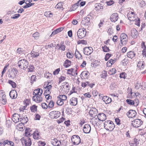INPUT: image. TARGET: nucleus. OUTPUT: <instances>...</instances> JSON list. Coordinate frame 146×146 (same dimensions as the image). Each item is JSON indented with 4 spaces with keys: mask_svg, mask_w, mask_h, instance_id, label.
<instances>
[{
    "mask_svg": "<svg viewBox=\"0 0 146 146\" xmlns=\"http://www.w3.org/2000/svg\"><path fill=\"white\" fill-rule=\"evenodd\" d=\"M17 64L20 69L25 70L28 67L29 62L26 60L23 59L19 60Z\"/></svg>",
    "mask_w": 146,
    "mask_h": 146,
    "instance_id": "f257e3e1",
    "label": "nucleus"
},
{
    "mask_svg": "<svg viewBox=\"0 0 146 146\" xmlns=\"http://www.w3.org/2000/svg\"><path fill=\"white\" fill-rule=\"evenodd\" d=\"M105 128L107 130L112 131L115 127V125L113 122L110 120L105 121L104 124Z\"/></svg>",
    "mask_w": 146,
    "mask_h": 146,
    "instance_id": "f03ea898",
    "label": "nucleus"
},
{
    "mask_svg": "<svg viewBox=\"0 0 146 146\" xmlns=\"http://www.w3.org/2000/svg\"><path fill=\"white\" fill-rule=\"evenodd\" d=\"M77 36L79 38H84L85 37L86 35V31L85 29L84 28L80 29L78 31Z\"/></svg>",
    "mask_w": 146,
    "mask_h": 146,
    "instance_id": "7ed1b4c3",
    "label": "nucleus"
},
{
    "mask_svg": "<svg viewBox=\"0 0 146 146\" xmlns=\"http://www.w3.org/2000/svg\"><path fill=\"white\" fill-rule=\"evenodd\" d=\"M143 122L140 119H136L132 121V125L134 127H138L143 124Z\"/></svg>",
    "mask_w": 146,
    "mask_h": 146,
    "instance_id": "20e7f679",
    "label": "nucleus"
},
{
    "mask_svg": "<svg viewBox=\"0 0 146 146\" xmlns=\"http://www.w3.org/2000/svg\"><path fill=\"white\" fill-rule=\"evenodd\" d=\"M127 35L125 33H122L120 35V41L122 45H125L127 44Z\"/></svg>",
    "mask_w": 146,
    "mask_h": 146,
    "instance_id": "39448f33",
    "label": "nucleus"
},
{
    "mask_svg": "<svg viewBox=\"0 0 146 146\" xmlns=\"http://www.w3.org/2000/svg\"><path fill=\"white\" fill-rule=\"evenodd\" d=\"M71 140L74 145H78L80 142V137L78 135H73L71 139Z\"/></svg>",
    "mask_w": 146,
    "mask_h": 146,
    "instance_id": "423d86ee",
    "label": "nucleus"
},
{
    "mask_svg": "<svg viewBox=\"0 0 146 146\" xmlns=\"http://www.w3.org/2000/svg\"><path fill=\"white\" fill-rule=\"evenodd\" d=\"M0 100H1L2 103L3 104L5 105L6 104L7 100L6 95L3 90L0 91Z\"/></svg>",
    "mask_w": 146,
    "mask_h": 146,
    "instance_id": "0eeeda50",
    "label": "nucleus"
},
{
    "mask_svg": "<svg viewBox=\"0 0 146 146\" xmlns=\"http://www.w3.org/2000/svg\"><path fill=\"white\" fill-rule=\"evenodd\" d=\"M50 116L51 118H57L60 115V113L58 111H53L49 113Z\"/></svg>",
    "mask_w": 146,
    "mask_h": 146,
    "instance_id": "6e6552de",
    "label": "nucleus"
},
{
    "mask_svg": "<svg viewBox=\"0 0 146 146\" xmlns=\"http://www.w3.org/2000/svg\"><path fill=\"white\" fill-rule=\"evenodd\" d=\"M93 49L90 47H85L84 48L83 52L84 54L87 55H90L93 52Z\"/></svg>",
    "mask_w": 146,
    "mask_h": 146,
    "instance_id": "1a4fd4ad",
    "label": "nucleus"
},
{
    "mask_svg": "<svg viewBox=\"0 0 146 146\" xmlns=\"http://www.w3.org/2000/svg\"><path fill=\"white\" fill-rule=\"evenodd\" d=\"M137 114V113L135 110H130L127 113L126 115L129 118H132L135 117Z\"/></svg>",
    "mask_w": 146,
    "mask_h": 146,
    "instance_id": "9d476101",
    "label": "nucleus"
},
{
    "mask_svg": "<svg viewBox=\"0 0 146 146\" xmlns=\"http://www.w3.org/2000/svg\"><path fill=\"white\" fill-rule=\"evenodd\" d=\"M21 116L17 113H14L13 115L12 118V120L15 123H16L20 121V118Z\"/></svg>",
    "mask_w": 146,
    "mask_h": 146,
    "instance_id": "9b49d317",
    "label": "nucleus"
},
{
    "mask_svg": "<svg viewBox=\"0 0 146 146\" xmlns=\"http://www.w3.org/2000/svg\"><path fill=\"white\" fill-rule=\"evenodd\" d=\"M39 52L38 50H36L33 48L30 53L31 57L33 58H37L40 55Z\"/></svg>",
    "mask_w": 146,
    "mask_h": 146,
    "instance_id": "f8f14e48",
    "label": "nucleus"
},
{
    "mask_svg": "<svg viewBox=\"0 0 146 146\" xmlns=\"http://www.w3.org/2000/svg\"><path fill=\"white\" fill-rule=\"evenodd\" d=\"M1 143L3 144L4 146H5L6 145H8L10 146H14V143L11 141H10L8 139H5L4 140H2Z\"/></svg>",
    "mask_w": 146,
    "mask_h": 146,
    "instance_id": "ddd939ff",
    "label": "nucleus"
},
{
    "mask_svg": "<svg viewBox=\"0 0 146 146\" xmlns=\"http://www.w3.org/2000/svg\"><path fill=\"white\" fill-rule=\"evenodd\" d=\"M22 143L23 144H24L25 146H31L32 144V141L30 138H27L24 139Z\"/></svg>",
    "mask_w": 146,
    "mask_h": 146,
    "instance_id": "4468645a",
    "label": "nucleus"
},
{
    "mask_svg": "<svg viewBox=\"0 0 146 146\" xmlns=\"http://www.w3.org/2000/svg\"><path fill=\"white\" fill-rule=\"evenodd\" d=\"M91 130V127L89 125L86 124L84 125L83 129V131L84 133H90Z\"/></svg>",
    "mask_w": 146,
    "mask_h": 146,
    "instance_id": "2eb2a0df",
    "label": "nucleus"
},
{
    "mask_svg": "<svg viewBox=\"0 0 146 146\" xmlns=\"http://www.w3.org/2000/svg\"><path fill=\"white\" fill-rule=\"evenodd\" d=\"M97 117H98L100 121H104L106 119V115L103 113H99L97 115Z\"/></svg>",
    "mask_w": 146,
    "mask_h": 146,
    "instance_id": "dca6fc26",
    "label": "nucleus"
},
{
    "mask_svg": "<svg viewBox=\"0 0 146 146\" xmlns=\"http://www.w3.org/2000/svg\"><path fill=\"white\" fill-rule=\"evenodd\" d=\"M131 36L133 38H137L138 35V31L135 28H133L131 30Z\"/></svg>",
    "mask_w": 146,
    "mask_h": 146,
    "instance_id": "f3484780",
    "label": "nucleus"
},
{
    "mask_svg": "<svg viewBox=\"0 0 146 146\" xmlns=\"http://www.w3.org/2000/svg\"><path fill=\"white\" fill-rule=\"evenodd\" d=\"M127 17L129 20L131 21H134L135 18L134 17V13L130 12L128 13L127 14Z\"/></svg>",
    "mask_w": 146,
    "mask_h": 146,
    "instance_id": "a211bd4d",
    "label": "nucleus"
},
{
    "mask_svg": "<svg viewBox=\"0 0 146 146\" xmlns=\"http://www.w3.org/2000/svg\"><path fill=\"white\" fill-rule=\"evenodd\" d=\"M118 14L116 13L113 14L110 16V20L112 22H115L118 19Z\"/></svg>",
    "mask_w": 146,
    "mask_h": 146,
    "instance_id": "6ab92c4d",
    "label": "nucleus"
},
{
    "mask_svg": "<svg viewBox=\"0 0 146 146\" xmlns=\"http://www.w3.org/2000/svg\"><path fill=\"white\" fill-rule=\"evenodd\" d=\"M9 94L10 97L12 99H15L16 98L17 96V92L16 90H14L11 91Z\"/></svg>",
    "mask_w": 146,
    "mask_h": 146,
    "instance_id": "aec40b11",
    "label": "nucleus"
},
{
    "mask_svg": "<svg viewBox=\"0 0 146 146\" xmlns=\"http://www.w3.org/2000/svg\"><path fill=\"white\" fill-rule=\"evenodd\" d=\"M102 100L105 102V103L106 104L110 103L112 101L111 98L107 96H103L102 98Z\"/></svg>",
    "mask_w": 146,
    "mask_h": 146,
    "instance_id": "412c9836",
    "label": "nucleus"
},
{
    "mask_svg": "<svg viewBox=\"0 0 146 146\" xmlns=\"http://www.w3.org/2000/svg\"><path fill=\"white\" fill-rule=\"evenodd\" d=\"M97 112V109L95 108H91L89 111V114L91 117H93L94 116H96V113Z\"/></svg>",
    "mask_w": 146,
    "mask_h": 146,
    "instance_id": "4be33fe9",
    "label": "nucleus"
},
{
    "mask_svg": "<svg viewBox=\"0 0 146 146\" xmlns=\"http://www.w3.org/2000/svg\"><path fill=\"white\" fill-rule=\"evenodd\" d=\"M28 121V119L26 115L24 117L21 116L20 117V121L23 124L27 123Z\"/></svg>",
    "mask_w": 146,
    "mask_h": 146,
    "instance_id": "5701e85b",
    "label": "nucleus"
},
{
    "mask_svg": "<svg viewBox=\"0 0 146 146\" xmlns=\"http://www.w3.org/2000/svg\"><path fill=\"white\" fill-rule=\"evenodd\" d=\"M136 54L133 51H130L127 53V57L132 59L135 57Z\"/></svg>",
    "mask_w": 146,
    "mask_h": 146,
    "instance_id": "b1692460",
    "label": "nucleus"
},
{
    "mask_svg": "<svg viewBox=\"0 0 146 146\" xmlns=\"http://www.w3.org/2000/svg\"><path fill=\"white\" fill-rule=\"evenodd\" d=\"M33 138L35 139H40L41 137L39 134V132L37 130H36L33 133Z\"/></svg>",
    "mask_w": 146,
    "mask_h": 146,
    "instance_id": "393cba45",
    "label": "nucleus"
},
{
    "mask_svg": "<svg viewBox=\"0 0 146 146\" xmlns=\"http://www.w3.org/2000/svg\"><path fill=\"white\" fill-rule=\"evenodd\" d=\"M64 42H61L60 44H57L56 46V47L58 48V49L59 50L61 49V50L62 51H64L65 50V46L63 45Z\"/></svg>",
    "mask_w": 146,
    "mask_h": 146,
    "instance_id": "a878e982",
    "label": "nucleus"
},
{
    "mask_svg": "<svg viewBox=\"0 0 146 146\" xmlns=\"http://www.w3.org/2000/svg\"><path fill=\"white\" fill-rule=\"evenodd\" d=\"M92 124L94 125H98V122L100 121L98 117H97V115L95 116L94 118L92 119Z\"/></svg>",
    "mask_w": 146,
    "mask_h": 146,
    "instance_id": "bb28decb",
    "label": "nucleus"
},
{
    "mask_svg": "<svg viewBox=\"0 0 146 146\" xmlns=\"http://www.w3.org/2000/svg\"><path fill=\"white\" fill-rule=\"evenodd\" d=\"M84 19L82 21V24L85 26L88 25L90 23V19L87 17L84 18Z\"/></svg>",
    "mask_w": 146,
    "mask_h": 146,
    "instance_id": "cd10ccee",
    "label": "nucleus"
},
{
    "mask_svg": "<svg viewBox=\"0 0 146 146\" xmlns=\"http://www.w3.org/2000/svg\"><path fill=\"white\" fill-rule=\"evenodd\" d=\"M71 103L72 105L76 106L77 104V98L72 97L70 99Z\"/></svg>",
    "mask_w": 146,
    "mask_h": 146,
    "instance_id": "c85d7f7f",
    "label": "nucleus"
},
{
    "mask_svg": "<svg viewBox=\"0 0 146 146\" xmlns=\"http://www.w3.org/2000/svg\"><path fill=\"white\" fill-rule=\"evenodd\" d=\"M41 91V93H42V90L41 88H38V89H35L34 90V92L33 93V95H34L35 96H40V94L39 92H40V91Z\"/></svg>",
    "mask_w": 146,
    "mask_h": 146,
    "instance_id": "c756f323",
    "label": "nucleus"
},
{
    "mask_svg": "<svg viewBox=\"0 0 146 146\" xmlns=\"http://www.w3.org/2000/svg\"><path fill=\"white\" fill-rule=\"evenodd\" d=\"M63 29V28H58L56 29V30H54V31H53L50 35V36H54L56 34L58 33L59 32H61L62 30Z\"/></svg>",
    "mask_w": 146,
    "mask_h": 146,
    "instance_id": "7c9ffc66",
    "label": "nucleus"
},
{
    "mask_svg": "<svg viewBox=\"0 0 146 146\" xmlns=\"http://www.w3.org/2000/svg\"><path fill=\"white\" fill-rule=\"evenodd\" d=\"M71 62L68 59H66L64 62L63 65L65 68L68 67L70 66Z\"/></svg>",
    "mask_w": 146,
    "mask_h": 146,
    "instance_id": "2f4dec72",
    "label": "nucleus"
},
{
    "mask_svg": "<svg viewBox=\"0 0 146 146\" xmlns=\"http://www.w3.org/2000/svg\"><path fill=\"white\" fill-rule=\"evenodd\" d=\"M94 6L96 10L97 11H99L101 9H103V7L101 5V4L100 3H96Z\"/></svg>",
    "mask_w": 146,
    "mask_h": 146,
    "instance_id": "473e14b6",
    "label": "nucleus"
},
{
    "mask_svg": "<svg viewBox=\"0 0 146 146\" xmlns=\"http://www.w3.org/2000/svg\"><path fill=\"white\" fill-rule=\"evenodd\" d=\"M139 140H138L136 138L133 139L132 141V143H131V145L136 146L139 144Z\"/></svg>",
    "mask_w": 146,
    "mask_h": 146,
    "instance_id": "72a5a7b5",
    "label": "nucleus"
},
{
    "mask_svg": "<svg viewBox=\"0 0 146 146\" xmlns=\"http://www.w3.org/2000/svg\"><path fill=\"white\" fill-rule=\"evenodd\" d=\"M57 98H60V99L61 100L63 101L66 100L67 98V97L66 95H60L58 96L57 97Z\"/></svg>",
    "mask_w": 146,
    "mask_h": 146,
    "instance_id": "f704fd0d",
    "label": "nucleus"
},
{
    "mask_svg": "<svg viewBox=\"0 0 146 146\" xmlns=\"http://www.w3.org/2000/svg\"><path fill=\"white\" fill-rule=\"evenodd\" d=\"M116 70L115 68H113L110 70L108 72V74L110 75H112L116 73Z\"/></svg>",
    "mask_w": 146,
    "mask_h": 146,
    "instance_id": "c9c22d12",
    "label": "nucleus"
},
{
    "mask_svg": "<svg viewBox=\"0 0 146 146\" xmlns=\"http://www.w3.org/2000/svg\"><path fill=\"white\" fill-rule=\"evenodd\" d=\"M52 88V86L51 85H49L47 87V88H45L46 89V90H45V91L46 92V93H47V94H48L49 95L50 93V90Z\"/></svg>",
    "mask_w": 146,
    "mask_h": 146,
    "instance_id": "e433bc0d",
    "label": "nucleus"
},
{
    "mask_svg": "<svg viewBox=\"0 0 146 146\" xmlns=\"http://www.w3.org/2000/svg\"><path fill=\"white\" fill-rule=\"evenodd\" d=\"M115 61L113 60L112 59H110L107 63V66H110L114 63Z\"/></svg>",
    "mask_w": 146,
    "mask_h": 146,
    "instance_id": "4c0bfd02",
    "label": "nucleus"
},
{
    "mask_svg": "<svg viewBox=\"0 0 146 146\" xmlns=\"http://www.w3.org/2000/svg\"><path fill=\"white\" fill-rule=\"evenodd\" d=\"M57 100L56 102L57 104L59 106H62L64 104V102L61 100L60 99V98H57Z\"/></svg>",
    "mask_w": 146,
    "mask_h": 146,
    "instance_id": "58836bf2",
    "label": "nucleus"
},
{
    "mask_svg": "<svg viewBox=\"0 0 146 146\" xmlns=\"http://www.w3.org/2000/svg\"><path fill=\"white\" fill-rule=\"evenodd\" d=\"M88 73V72L84 71L81 73V75L84 78H87Z\"/></svg>",
    "mask_w": 146,
    "mask_h": 146,
    "instance_id": "ea45409f",
    "label": "nucleus"
},
{
    "mask_svg": "<svg viewBox=\"0 0 146 146\" xmlns=\"http://www.w3.org/2000/svg\"><path fill=\"white\" fill-rule=\"evenodd\" d=\"M37 106L35 105H33L30 107V110L32 112H35V111H36L37 110Z\"/></svg>",
    "mask_w": 146,
    "mask_h": 146,
    "instance_id": "a19ab883",
    "label": "nucleus"
},
{
    "mask_svg": "<svg viewBox=\"0 0 146 146\" xmlns=\"http://www.w3.org/2000/svg\"><path fill=\"white\" fill-rule=\"evenodd\" d=\"M127 74L125 72H123L120 74L119 77L120 78L125 79L127 76Z\"/></svg>",
    "mask_w": 146,
    "mask_h": 146,
    "instance_id": "79ce46f5",
    "label": "nucleus"
},
{
    "mask_svg": "<svg viewBox=\"0 0 146 146\" xmlns=\"http://www.w3.org/2000/svg\"><path fill=\"white\" fill-rule=\"evenodd\" d=\"M102 48L103 51L104 52H108L110 50L109 48L106 45H104V46H102Z\"/></svg>",
    "mask_w": 146,
    "mask_h": 146,
    "instance_id": "37998d69",
    "label": "nucleus"
},
{
    "mask_svg": "<svg viewBox=\"0 0 146 146\" xmlns=\"http://www.w3.org/2000/svg\"><path fill=\"white\" fill-rule=\"evenodd\" d=\"M25 3L26 5L23 7V8L24 9L29 7L34 4V3H27V2H25Z\"/></svg>",
    "mask_w": 146,
    "mask_h": 146,
    "instance_id": "c03bdc74",
    "label": "nucleus"
},
{
    "mask_svg": "<svg viewBox=\"0 0 146 146\" xmlns=\"http://www.w3.org/2000/svg\"><path fill=\"white\" fill-rule=\"evenodd\" d=\"M29 68H27L28 71V72H33L34 69V67L33 65L30 64L29 66Z\"/></svg>",
    "mask_w": 146,
    "mask_h": 146,
    "instance_id": "a18cd8bd",
    "label": "nucleus"
},
{
    "mask_svg": "<svg viewBox=\"0 0 146 146\" xmlns=\"http://www.w3.org/2000/svg\"><path fill=\"white\" fill-rule=\"evenodd\" d=\"M62 8V3L61 2H60L58 3L55 6V8L56 9H61Z\"/></svg>",
    "mask_w": 146,
    "mask_h": 146,
    "instance_id": "49530a36",
    "label": "nucleus"
},
{
    "mask_svg": "<svg viewBox=\"0 0 146 146\" xmlns=\"http://www.w3.org/2000/svg\"><path fill=\"white\" fill-rule=\"evenodd\" d=\"M8 83L10 84L13 88H15L16 87V83L11 80H9L8 81Z\"/></svg>",
    "mask_w": 146,
    "mask_h": 146,
    "instance_id": "de8ad7c7",
    "label": "nucleus"
},
{
    "mask_svg": "<svg viewBox=\"0 0 146 146\" xmlns=\"http://www.w3.org/2000/svg\"><path fill=\"white\" fill-rule=\"evenodd\" d=\"M127 103L130 105H133L134 104V102L133 100L131 99H127L126 100Z\"/></svg>",
    "mask_w": 146,
    "mask_h": 146,
    "instance_id": "09e8293b",
    "label": "nucleus"
},
{
    "mask_svg": "<svg viewBox=\"0 0 146 146\" xmlns=\"http://www.w3.org/2000/svg\"><path fill=\"white\" fill-rule=\"evenodd\" d=\"M8 76L9 78H13L16 76V73H13L12 74V72L11 71V72L9 73Z\"/></svg>",
    "mask_w": 146,
    "mask_h": 146,
    "instance_id": "8fccbe9b",
    "label": "nucleus"
},
{
    "mask_svg": "<svg viewBox=\"0 0 146 146\" xmlns=\"http://www.w3.org/2000/svg\"><path fill=\"white\" fill-rule=\"evenodd\" d=\"M128 62V60L127 58H125L121 61V63L124 66L127 65Z\"/></svg>",
    "mask_w": 146,
    "mask_h": 146,
    "instance_id": "3c124183",
    "label": "nucleus"
},
{
    "mask_svg": "<svg viewBox=\"0 0 146 146\" xmlns=\"http://www.w3.org/2000/svg\"><path fill=\"white\" fill-rule=\"evenodd\" d=\"M87 43V42L86 40H79L78 42V44H86Z\"/></svg>",
    "mask_w": 146,
    "mask_h": 146,
    "instance_id": "603ef678",
    "label": "nucleus"
},
{
    "mask_svg": "<svg viewBox=\"0 0 146 146\" xmlns=\"http://www.w3.org/2000/svg\"><path fill=\"white\" fill-rule=\"evenodd\" d=\"M36 76L35 75H33L31 77V84H33V82L34 81H36Z\"/></svg>",
    "mask_w": 146,
    "mask_h": 146,
    "instance_id": "864d4df0",
    "label": "nucleus"
},
{
    "mask_svg": "<svg viewBox=\"0 0 146 146\" xmlns=\"http://www.w3.org/2000/svg\"><path fill=\"white\" fill-rule=\"evenodd\" d=\"M42 98L41 97H40L38 96H36V102L37 103L40 102L42 100Z\"/></svg>",
    "mask_w": 146,
    "mask_h": 146,
    "instance_id": "5fc2aeb1",
    "label": "nucleus"
},
{
    "mask_svg": "<svg viewBox=\"0 0 146 146\" xmlns=\"http://www.w3.org/2000/svg\"><path fill=\"white\" fill-rule=\"evenodd\" d=\"M54 106V102L53 101H50L48 105V108H53Z\"/></svg>",
    "mask_w": 146,
    "mask_h": 146,
    "instance_id": "6e6d98bb",
    "label": "nucleus"
},
{
    "mask_svg": "<svg viewBox=\"0 0 146 146\" xmlns=\"http://www.w3.org/2000/svg\"><path fill=\"white\" fill-rule=\"evenodd\" d=\"M20 15L19 14H15L12 15V16L11 17V18L13 19H16L19 18V17Z\"/></svg>",
    "mask_w": 146,
    "mask_h": 146,
    "instance_id": "4d7b16f0",
    "label": "nucleus"
},
{
    "mask_svg": "<svg viewBox=\"0 0 146 146\" xmlns=\"http://www.w3.org/2000/svg\"><path fill=\"white\" fill-rule=\"evenodd\" d=\"M135 25H136L137 26L139 27L140 26V19L137 18L135 20Z\"/></svg>",
    "mask_w": 146,
    "mask_h": 146,
    "instance_id": "13d9d810",
    "label": "nucleus"
},
{
    "mask_svg": "<svg viewBox=\"0 0 146 146\" xmlns=\"http://www.w3.org/2000/svg\"><path fill=\"white\" fill-rule=\"evenodd\" d=\"M30 129L28 128V129H26L25 132V135L26 136H30V134L29 132V130Z\"/></svg>",
    "mask_w": 146,
    "mask_h": 146,
    "instance_id": "bf43d9fd",
    "label": "nucleus"
},
{
    "mask_svg": "<svg viewBox=\"0 0 146 146\" xmlns=\"http://www.w3.org/2000/svg\"><path fill=\"white\" fill-rule=\"evenodd\" d=\"M8 66V65H6V66H5L4 67L2 71V73H1V74H2L1 77H2V76H3V74L5 72Z\"/></svg>",
    "mask_w": 146,
    "mask_h": 146,
    "instance_id": "052dcab7",
    "label": "nucleus"
},
{
    "mask_svg": "<svg viewBox=\"0 0 146 146\" xmlns=\"http://www.w3.org/2000/svg\"><path fill=\"white\" fill-rule=\"evenodd\" d=\"M66 56L67 57L69 58H71L73 57V55L70 52H68L67 53Z\"/></svg>",
    "mask_w": 146,
    "mask_h": 146,
    "instance_id": "680f3d73",
    "label": "nucleus"
},
{
    "mask_svg": "<svg viewBox=\"0 0 146 146\" xmlns=\"http://www.w3.org/2000/svg\"><path fill=\"white\" fill-rule=\"evenodd\" d=\"M111 56V54L109 53H107L105 56V59L106 61H107L108 60L109 58Z\"/></svg>",
    "mask_w": 146,
    "mask_h": 146,
    "instance_id": "e2e57ef3",
    "label": "nucleus"
},
{
    "mask_svg": "<svg viewBox=\"0 0 146 146\" xmlns=\"http://www.w3.org/2000/svg\"><path fill=\"white\" fill-rule=\"evenodd\" d=\"M42 107L43 109H46L48 108V106L47 104L45 103H43L42 104Z\"/></svg>",
    "mask_w": 146,
    "mask_h": 146,
    "instance_id": "0e129e2a",
    "label": "nucleus"
},
{
    "mask_svg": "<svg viewBox=\"0 0 146 146\" xmlns=\"http://www.w3.org/2000/svg\"><path fill=\"white\" fill-rule=\"evenodd\" d=\"M60 70V68L57 69L53 72L54 74V75L57 74L59 73Z\"/></svg>",
    "mask_w": 146,
    "mask_h": 146,
    "instance_id": "69168bd1",
    "label": "nucleus"
},
{
    "mask_svg": "<svg viewBox=\"0 0 146 146\" xmlns=\"http://www.w3.org/2000/svg\"><path fill=\"white\" fill-rule=\"evenodd\" d=\"M17 52L19 54H21L23 53V50L22 48H19L17 50Z\"/></svg>",
    "mask_w": 146,
    "mask_h": 146,
    "instance_id": "338daca9",
    "label": "nucleus"
},
{
    "mask_svg": "<svg viewBox=\"0 0 146 146\" xmlns=\"http://www.w3.org/2000/svg\"><path fill=\"white\" fill-rule=\"evenodd\" d=\"M107 76V75L106 72L104 71V72L102 73V76L101 77L103 78H105Z\"/></svg>",
    "mask_w": 146,
    "mask_h": 146,
    "instance_id": "774afa93",
    "label": "nucleus"
}]
</instances>
